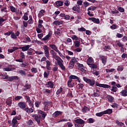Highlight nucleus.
I'll return each instance as SVG.
<instances>
[{
  "mask_svg": "<svg viewBox=\"0 0 127 127\" xmlns=\"http://www.w3.org/2000/svg\"><path fill=\"white\" fill-rule=\"evenodd\" d=\"M91 72H92V73L94 74V75H95V76H99V75H100V71H95L94 69L92 70V69H91Z\"/></svg>",
  "mask_w": 127,
  "mask_h": 127,
  "instance_id": "c03bdc74",
  "label": "nucleus"
},
{
  "mask_svg": "<svg viewBox=\"0 0 127 127\" xmlns=\"http://www.w3.org/2000/svg\"><path fill=\"white\" fill-rule=\"evenodd\" d=\"M18 106L19 107L20 109L23 110L24 109H26V102H20L18 104Z\"/></svg>",
  "mask_w": 127,
  "mask_h": 127,
  "instance_id": "1a4fd4ad",
  "label": "nucleus"
},
{
  "mask_svg": "<svg viewBox=\"0 0 127 127\" xmlns=\"http://www.w3.org/2000/svg\"><path fill=\"white\" fill-rule=\"evenodd\" d=\"M117 37L118 38H122V37H124V34H120V33H117L116 34Z\"/></svg>",
  "mask_w": 127,
  "mask_h": 127,
  "instance_id": "0e129e2a",
  "label": "nucleus"
},
{
  "mask_svg": "<svg viewBox=\"0 0 127 127\" xmlns=\"http://www.w3.org/2000/svg\"><path fill=\"white\" fill-rule=\"evenodd\" d=\"M87 111H88V112H90V108H88V107L87 106H84L82 109V113H84V114H85L87 113Z\"/></svg>",
  "mask_w": 127,
  "mask_h": 127,
  "instance_id": "5701e85b",
  "label": "nucleus"
},
{
  "mask_svg": "<svg viewBox=\"0 0 127 127\" xmlns=\"http://www.w3.org/2000/svg\"><path fill=\"white\" fill-rule=\"evenodd\" d=\"M9 8L12 12L17 13V9L15 8L13 6H9Z\"/></svg>",
  "mask_w": 127,
  "mask_h": 127,
  "instance_id": "393cba45",
  "label": "nucleus"
},
{
  "mask_svg": "<svg viewBox=\"0 0 127 127\" xmlns=\"http://www.w3.org/2000/svg\"><path fill=\"white\" fill-rule=\"evenodd\" d=\"M32 118H34L35 121L38 125L40 124V120H41V115L40 114H33L31 116Z\"/></svg>",
  "mask_w": 127,
  "mask_h": 127,
  "instance_id": "20e7f679",
  "label": "nucleus"
},
{
  "mask_svg": "<svg viewBox=\"0 0 127 127\" xmlns=\"http://www.w3.org/2000/svg\"><path fill=\"white\" fill-rule=\"evenodd\" d=\"M11 37L13 39H16L17 38V37H16V36L15 35V33H14V32H13L12 31V33L11 34Z\"/></svg>",
  "mask_w": 127,
  "mask_h": 127,
  "instance_id": "3c124183",
  "label": "nucleus"
},
{
  "mask_svg": "<svg viewBox=\"0 0 127 127\" xmlns=\"http://www.w3.org/2000/svg\"><path fill=\"white\" fill-rule=\"evenodd\" d=\"M31 47V46L29 45H27L23 47L20 46L19 47V49H21L23 52H25V51H28V49H29Z\"/></svg>",
  "mask_w": 127,
  "mask_h": 127,
  "instance_id": "f8f14e48",
  "label": "nucleus"
},
{
  "mask_svg": "<svg viewBox=\"0 0 127 127\" xmlns=\"http://www.w3.org/2000/svg\"><path fill=\"white\" fill-rule=\"evenodd\" d=\"M80 74L82 75V76H86V74H87V70H85V68H83V69H81Z\"/></svg>",
  "mask_w": 127,
  "mask_h": 127,
  "instance_id": "c85d7f7f",
  "label": "nucleus"
},
{
  "mask_svg": "<svg viewBox=\"0 0 127 127\" xmlns=\"http://www.w3.org/2000/svg\"><path fill=\"white\" fill-rule=\"evenodd\" d=\"M71 39H72V40H76V41L78 40L80 41V38L77 37V36L75 35H72Z\"/></svg>",
  "mask_w": 127,
  "mask_h": 127,
  "instance_id": "c9c22d12",
  "label": "nucleus"
},
{
  "mask_svg": "<svg viewBox=\"0 0 127 127\" xmlns=\"http://www.w3.org/2000/svg\"><path fill=\"white\" fill-rule=\"evenodd\" d=\"M20 57L22 59H25V55H24V53L20 52Z\"/></svg>",
  "mask_w": 127,
  "mask_h": 127,
  "instance_id": "603ef678",
  "label": "nucleus"
},
{
  "mask_svg": "<svg viewBox=\"0 0 127 127\" xmlns=\"http://www.w3.org/2000/svg\"><path fill=\"white\" fill-rule=\"evenodd\" d=\"M117 25L116 24H113L112 26H110L111 29H112V30H114V29H117Z\"/></svg>",
  "mask_w": 127,
  "mask_h": 127,
  "instance_id": "bf43d9fd",
  "label": "nucleus"
},
{
  "mask_svg": "<svg viewBox=\"0 0 127 127\" xmlns=\"http://www.w3.org/2000/svg\"><path fill=\"white\" fill-rule=\"evenodd\" d=\"M118 10L120 12H125V9L122 7H118Z\"/></svg>",
  "mask_w": 127,
  "mask_h": 127,
  "instance_id": "052dcab7",
  "label": "nucleus"
},
{
  "mask_svg": "<svg viewBox=\"0 0 127 127\" xmlns=\"http://www.w3.org/2000/svg\"><path fill=\"white\" fill-rule=\"evenodd\" d=\"M102 88H105V89H109V88H111V86L108 84H102Z\"/></svg>",
  "mask_w": 127,
  "mask_h": 127,
  "instance_id": "5fc2aeb1",
  "label": "nucleus"
},
{
  "mask_svg": "<svg viewBox=\"0 0 127 127\" xmlns=\"http://www.w3.org/2000/svg\"><path fill=\"white\" fill-rule=\"evenodd\" d=\"M28 13L27 12H25L24 14V16H23V18L24 20H27L28 19Z\"/></svg>",
  "mask_w": 127,
  "mask_h": 127,
  "instance_id": "e433bc0d",
  "label": "nucleus"
},
{
  "mask_svg": "<svg viewBox=\"0 0 127 127\" xmlns=\"http://www.w3.org/2000/svg\"><path fill=\"white\" fill-rule=\"evenodd\" d=\"M38 114L41 115V119L42 121L45 120V118H46V116H47V114L46 112L42 111V110H38Z\"/></svg>",
  "mask_w": 127,
  "mask_h": 127,
  "instance_id": "6e6552de",
  "label": "nucleus"
},
{
  "mask_svg": "<svg viewBox=\"0 0 127 127\" xmlns=\"http://www.w3.org/2000/svg\"><path fill=\"white\" fill-rule=\"evenodd\" d=\"M78 9H80V6L79 5H76L72 7V10L74 11H77V10H78Z\"/></svg>",
  "mask_w": 127,
  "mask_h": 127,
  "instance_id": "4c0bfd02",
  "label": "nucleus"
},
{
  "mask_svg": "<svg viewBox=\"0 0 127 127\" xmlns=\"http://www.w3.org/2000/svg\"><path fill=\"white\" fill-rule=\"evenodd\" d=\"M88 66L89 67H90V68H91V69H93V70H94V69H97V68H98V65L93 63L89 64Z\"/></svg>",
  "mask_w": 127,
  "mask_h": 127,
  "instance_id": "4be33fe9",
  "label": "nucleus"
},
{
  "mask_svg": "<svg viewBox=\"0 0 127 127\" xmlns=\"http://www.w3.org/2000/svg\"><path fill=\"white\" fill-rule=\"evenodd\" d=\"M113 113V109H108L105 111H103V114L104 115H111Z\"/></svg>",
  "mask_w": 127,
  "mask_h": 127,
  "instance_id": "6ab92c4d",
  "label": "nucleus"
},
{
  "mask_svg": "<svg viewBox=\"0 0 127 127\" xmlns=\"http://www.w3.org/2000/svg\"><path fill=\"white\" fill-rule=\"evenodd\" d=\"M0 76H2L3 79H8L9 82H11V81H13L14 80H18V79H19V77L17 76L8 77V75H5L2 73H1Z\"/></svg>",
  "mask_w": 127,
  "mask_h": 127,
  "instance_id": "f257e3e1",
  "label": "nucleus"
},
{
  "mask_svg": "<svg viewBox=\"0 0 127 127\" xmlns=\"http://www.w3.org/2000/svg\"><path fill=\"white\" fill-rule=\"evenodd\" d=\"M75 66V67H76V69H78V70H83L84 69H85V66H84V64H80L79 63H76V64Z\"/></svg>",
  "mask_w": 127,
  "mask_h": 127,
  "instance_id": "9b49d317",
  "label": "nucleus"
},
{
  "mask_svg": "<svg viewBox=\"0 0 127 127\" xmlns=\"http://www.w3.org/2000/svg\"><path fill=\"white\" fill-rule=\"evenodd\" d=\"M87 122L88 124H94V122H95V121L93 118H89L87 119Z\"/></svg>",
  "mask_w": 127,
  "mask_h": 127,
  "instance_id": "72a5a7b5",
  "label": "nucleus"
},
{
  "mask_svg": "<svg viewBox=\"0 0 127 127\" xmlns=\"http://www.w3.org/2000/svg\"><path fill=\"white\" fill-rule=\"evenodd\" d=\"M63 122H68V119L64 118L62 120H60L59 121H58L57 124H59V123H62Z\"/></svg>",
  "mask_w": 127,
  "mask_h": 127,
  "instance_id": "4d7b16f0",
  "label": "nucleus"
},
{
  "mask_svg": "<svg viewBox=\"0 0 127 127\" xmlns=\"http://www.w3.org/2000/svg\"><path fill=\"white\" fill-rule=\"evenodd\" d=\"M71 18V17L69 15H65L64 19L66 20H69Z\"/></svg>",
  "mask_w": 127,
  "mask_h": 127,
  "instance_id": "e2e57ef3",
  "label": "nucleus"
},
{
  "mask_svg": "<svg viewBox=\"0 0 127 127\" xmlns=\"http://www.w3.org/2000/svg\"><path fill=\"white\" fill-rule=\"evenodd\" d=\"M78 31H81L82 32L86 31V29L84 27H81L80 28H78Z\"/></svg>",
  "mask_w": 127,
  "mask_h": 127,
  "instance_id": "338daca9",
  "label": "nucleus"
},
{
  "mask_svg": "<svg viewBox=\"0 0 127 127\" xmlns=\"http://www.w3.org/2000/svg\"><path fill=\"white\" fill-rule=\"evenodd\" d=\"M50 47L54 51H56V52H59V50H58V48H57V46H56L55 44H51L50 45Z\"/></svg>",
  "mask_w": 127,
  "mask_h": 127,
  "instance_id": "f3484780",
  "label": "nucleus"
},
{
  "mask_svg": "<svg viewBox=\"0 0 127 127\" xmlns=\"http://www.w3.org/2000/svg\"><path fill=\"white\" fill-rule=\"evenodd\" d=\"M43 49L44 50V54L47 58H49V47L47 45L43 46Z\"/></svg>",
  "mask_w": 127,
  "mask_h": 127,
  "instance_id": "423d86ee",
  "label": "nucleus"
},
{
  "mask_svg": "<svg viewBox=\"0 0 127 127\" xmlns=\"http://www.w3.org/2000/svg\"><path fill=\"white\" fill-rule=\"evenodd\" d=\"M53 24H55L56 25H60L61 24H63V21H55L53 23Z\"/></svg>",
  "mask_w": 127,
  "mask_h": 127,
  "instance_id": "7c9ffc66",
  "label": "nucleus"
},
{
  "mask_svg": "<svg viewBox=\"0 0 127 127\" xmlns=\"http://www.w3.org/2000/svg\"><path fill=\"white\" fill-rule=\"evenodd\" d=\"M107 99L110 103H113L115 98L111 95H108Z\"/></svg>",
  "mask_w": 127,
  "mask_h": 127,
  "instance_id": "bb28decb",
  "label": "nucleus"
},
{
  "mask_svg": "<svg viewBox=\"0 0 127 127\" xmlns=\"http://www.w3.org/2000/svg\"><path fill=\"white\" fill-rule=\"evenodd\" d=\"M27 125L29 126V127H32L33 125V121L31 120H30L27 122Z\"/></svg>",
  "mask_w": 127,
  "mask_h": 127,
  "instance_id": "f704fd0d",
  "label": "nucleus"
},
{
  "mask_svg": "<svg viewBox=\"0 0 127 127\" xmlns=\"http://www.w3.org/2000/svg\"><path fill=\"white\" fill-rule=\"evenodd\" d=\"M111 85L113 86L112 88L111 89L112 92H113L114 93H116L117 91H118V87H116V82L115 81H112L111 83Z\"/></svg>",
  "mask_w": 127,
  "mask_h": 127,
  "instance_id": "ddd939ff",
  "label": "nucleus"
},
{
  "mask_svg": "<svg viewBox=\"0 0 127 127\" xmlns=\"http://www.w3.org/2000/svg\"><path fill=\"white\" fill-rule=\"evenodd\" d=\"M41 104V102L40 101H36L35 103V105L36 106V108H39V106Z\"/></svg>",
  "mask_w": 127,
  "mask_h": 127,
  "instance_id": "864d4df0",
  "label": "nucleus"
},
{
  "mask_svg": "<svg viewBox=\"0 0 127 127\" xmlns=\"http://www.w3.org/2000/svg\"><path fill=\"white\" fill-rule=\"evenodd\" d=\"M31 72H32V73H33L34 74H35V73H37V68L35 67L32 68Z\"/></svg>",
  "mask_w": 127,
  "mask_h": 127,
  "instance_id": "680f3d73",
  "label": "nucleus"
},
{
  "mask_svg": "<svg viewBox=\"0 0 127 127\" xmlns=\"http://www.w3.org/2000/svg\"><path fill=\"white\" fill-rule=\"evenodd\" d=\"M111 107L112 108H118V107H119V104L116 103H113L112 105H111Z\"/></svg>",
  "mask_w": 127,
  "mask_h": 127,
  "instance_id": "69168bd1",
  "label": "nucleus"
},
{
  "mask_svg": "<svg viewBox=\"0 0 127 127\" xmlns=\"http://www.w3.org/2000/svg\"><path fill=\"white\" fill-rule=\"evenodd\" d=\"M24 111H25V112H27V113H29V114L33 113V109L32 108H29L28 107H27L24 109Z\"/></svg>",
  "mask_w": 127,
  "mask_h": 127,
  "instance_id": "a878e982",
  "label": "nucleus"
},
{
  "mask_svg": "<svg viewBox=\"0 0 127 127\" xmlns=\"http://www.w3.org/2000/svg\"><path fill=\"white\" fill-rule=\"evenodd\" d=\"M63 62H61V63H59L58 64V65L60 66V67L61 69H62V70H63V71H65L66 70V67L63 64Z\"/></svg>",
  "mask_w": 127,
  "mask_h": 127,
  "instance_id": "412c9836",
  "label": "nucleus"
},
{
  "mask_svg": "<svg viewBox=\"0 0 127 127\" xmlns=\"http://www.w3.org/2000/svg\"><path fill=\"white\" fill-rule=\"evenodd\" d=\"M104 115V112H99V113H97L96 114V116L97 117H102V116Z\"/></svg>",
  "mask_w": 127,
  "mask_h": 127,
  "instance_id": "6e6d98bb",
  "label": "nucleus"
},
{
  "mask_svg": "<svg viewBox=\"0 0 127 127\" xmlns=\"http://www.w3.org/2000/svg\"><path fill=\"white\" fill-rule=\"evenodd\" d=\"M53 58L54 59H55V60H56V61H57L58 64H59V63H60L61 62H63V60H62L61 58H60L59 56H58L57 55L54 57Z\"/></svg>",
  "mask_w": 127,
  "mask_h": 127,
  "instance_id": "a211bd4d",
  "label": "nucleus"
},
{
  "mask_svg": "<svg viewBox=\"0 0 127 127\" xmlns=\"http://www.w3.org/2000/svg\"><path fill=\"white\" fill-rule=\"evenodd\" d=\"M17 73L18 74H20L21 76H26V72L23 70H19Z\"/></svg>",
  "mask_w": 127,
  "mask_h": 127,
  "instance_id": "b1692460",
  "label": "nucleus"
},
{
  "mask_svg": "<svg viewBox=\"0 0 127 127\" xmlns=\"http://www.w3.org/2000/svg\"><path fill=\"white\" fill-rule=\"evenodd\" d=\"M78 63V61L76 59V58L73 57L72 59L70 61L69 64H68V68L69 69H72L74 68L75 66V64Z\"/></svg>",
  "mask_w": 127,
  "mask_h": 127,
  "instance_id": "f03ea898",
  "label": "nucleus"
},
{
  "mask_svg": "<svg viewBox=\"0 0 127 127\" xmlns=\"http://www.w3.org/2000/svg\"><path fill=\"white\" fill-rule=\"evenodd\" d=\"M122 40L123 42H126V41H127V36H124L122 38Z\"/></svg>",
  "mask_w": 127,
  "mask_h": 127,
  "instance_id": "774afa93",
  "label": "nucleus"
},
{
  "mask_svg": "<svg viewBox=\"0 0 127 127\" xmlns=\"http://www.w3.org/2000/svg\"><path fill=\"white\" fill-rule=\"evenodd\" d=\"M117 46L118 47H121L122 50H124V44H122L121 42L117 43Z\"/></svg>",
  "mask_w": 127,
  "mask_h": 127,
  "instance_id": "79ce46f5",
  "label": "nucleus"
},
{
  "mask_svg": "<svg viewBox=\"0 0 127 127\" xmlns=\"http://www.w3.org/2000/svg\"><path fill=\"white\" fill-rule=\"evenodd\" d=\"M69 78H70L69 80L75 79H76V80H79L80 79L78 76L74 75H71L69 76Z\"/></svg>",
  "mask_w": 127,
  "mask_h": 127,
  "instance_id": "473e14b6",
  "label": "nucleus"
},
{
  "mask_svg": "<svg viewBox=\"0 0 127 127\" xmlns=\"http://www.w3.org/2000/svg\"><path fill=\"white\" fill-rule=\"evenodd\" d=\"M50 38V37L49 35H47L44 38H43L42 40L43 41H46V40H49V39Z\"/></svg>",
  "mask_w": 127,
  "mask_h": 127,
  "instance_id": "8fccbe9b",
  "label": "nucleus"
},
{
  "mask_svg": "<svg viewBox=\"0 0 127 127\" xmlns=\"http://www.w3.org/2000/svg\"><path fill=\"white\" fill-rule=\"evenodd\" d=\"M62 114V112L57 111L52 114V118H54V119L58 118V117H59V116H61Z\"/></svg>",
  "mask_w": 127,
  "mask_h": 127,
  "instance_id": "9d476101",
  "label": "nucleus"
},
{
  "mask_svg": "<svg viewBox=\"0 0 127 127\" xmlns=\"http://www.w3.org/2000/svg\"><path fill=\"white\" fill-rule=\"evenodd\" d=\"M25 100H26V103H30L31 102V100H30V97L28 96H25Z\"/></svg>",
  "mask_w": 127,
  "mask_h": 127,
  "instance_id": "49530a36",
  "label": "nucleus"
},
{
  "mask_svg": "<svg viewBox=\"0 0 127 127\" xmlns=\"http://www.w3.org/2000/svg\"><path fill=\"white\" fill-rule=\"evenodd\" d=\"M80 40L76 41L75 42H74L75 47H80Z\"/></svg>",
  "mask_w": 127,
  "mask_h": 127,
  "instance_id": "a18cd8bd",
  "label": "nucleus"
},
{
  "mask_svg": "<svg viewBox=\"0 0 127 127\" xmlns=\"http://www.w3.org/2000/svg\"><path fill=\"white\" fill-rule=\"evenodd\" d=\"M46 86H47V88L50 87L51 89H53L54 88V83L52 81H49L46 83Z\"/></svg>",
  "mask_w": 127,
  "mask_h": 127,
  "instance_id": "dca6fc26",
  "label": "nucleus"
},
{
  "mask_svg": "<svg viewBox=\"0 0 127 127\" xmlns=\"http://www.w3.org/2000/svg\"><path fill=\"white\" fill-rule=\"evenodd\" d=\"M99 57L100 59V60L102 61V63L103 64V65H106V64H107V60L108 59V57L100 55L99 56Z\"/></svg>",
  "mask_w": 127,
  "mask_h": 127,
  "instance_id": "0eeeda50",
  "label": "nucleus"
},
{
  "mask_svg": "<svg viewBox=\"0 0 127 127\" xmlns=\"http://www.w3.org/2000/svg\"><path fill=\"white\" fill-rule=\"evenodd\" d=\"M74 123L75 124H78V125H85V121L83 120L81 118L76 119L74 120Z\"/></svg>",
  "mask_w": 127,
  "mask_h": 127,
  "instance_id": "4468645a",
  "label": "nucleus"
},
{
  "mask_svg": "<svg viewBox=\"0 0 127 127\" xmlns=\"http://www.w3.org/2000/svg\"><path fill=\"white\" fill-rule=\"evenodd\" d=\"M43 104L44 105V111H49L50 109L49 106L52 104V102L51 101H45L44 102Z\"/></svg>",
  "mask_w": 127,
  "mask_h": 127,
  "instance_id": "39448f33",
  "label": "nucleus"
},
{
  "mask_svg": "<svg viewBox=\"0 0 127 127\" xmlns=\"http://www.w3.org/2000/svg\"><path fill=\"white\" fill-rule=\"evenodd\" d=\"M67 86L69 88H73L75 86V83H74V80L72 79H69L67 81Z\"/></svg>",
  "mask_w": 127,
  "mask_h": 127,
  "instance_id": "2eb2a0df",
  "label": "nucleus"
},
{
  "mask_svg": "<svg viewBox=\"0 0 127 127\" xmlns=\"http://www.w3.org/2000/svg\"><path fill=\"white\" fill-rule=\"evenodd\" d=\"M93 22L94 23H96L97 24H99L100 23V19L99 18H96L95 17H94Z\"/></svg>",
  "mask_w": 127,
  "mask_h": 127,
  "instance_id": "09e8293b",
  "label": "nucleus"
},
{
  "mask_svg": "<svg viewBox=\"0 0 127 127\" xmlns=\"http://www.w3.org/2000/svg\"><path fill=\"white\" fill-rule=\"evenodd\" d=\"M77 86H78V88L79 89H83V88H84V84L82 83H79L78 84Z\"/></svg>",
  "mask_w": 127,
  "mask_h": 127,
  "instance_id": "13d9d810",
  "label": "nucleus"
},
{
  "mask_svg": "<svg viewBox=\"0 0 127 127\" xmlns=\"http://www.w3.org/2000/svg\"><path fill=\"white\" fill-rule=\"evenodd\" d=\"M83 81L86 82L87 84H89V86H94L95 84V81L93 79H89L86 77H83Z\"/></svg>",
  "mask_w": 127,
  "mask_h": 127,
  "instance_id": "7ed1b4c3",
  "label": "nucleus"
},
{
  "mask_svg": "<svg viewBox=\"0 0 127 127\" xmlns=\"http://www.w3.org/2000/svg\"><path fill=\"white\" fill-rule=\"evenodd\" d=\"M121 93L123 96H124V97H126V96H127V89L122 90Z\"/></svg>",
  "mask_w": 127,
  "mask_h": 127,
  "instance_id": "de8ad7c7",
  "label": "nucleus"
},
{
  "mask_svg": "<svg viewBox=\"0 0 127 127\" xmlns=\"http://www.w3.org/2000/svg\"><path fill=\"white\" fill-rule=\"evenodd\" d=\"M6 105H8L9 106H11V104H12V101L11 100V99H8L6 101Z\"/></svg>",
  "mask_w": 127,
  "mask_h": 127,
  "instance_id": "ea45409f",
  "label": "nucleus"
},
{
  "mask_svg": "<svg viewBox=\"0 0 127 127\" xmlns=\"http://www.w3.org/2000/svg\"><path fill=\"white\" fill-rule=\"evenodd\" d=\"M63 92V88L60 87L59 89H58L56 92L57 95H60V94H61Z\"/></svg>",
  "mask_w": 127,
  "mask_h": 127,
  "instance_id": "37998d69",
  "label": "nucleus"
},
{
  "mask_svg": "<svg viewBox=\"0 0 127 127\" xmlns=\"http://www.w3.org/2000/svg\"><path fill=\"white\" fill-rule=\"evenodd\" d=\"M44 12H45V10L42 9L39 11V13L38 14V17H41L42 16H43L44 15Z\"/></svg>",
  "mask_w": 127,
  "mask_h": 127,
  "instance_id": "cd10ccee",
  "label": "nucleus"
},
{
  "mask_svg": "<svg viewBox=\"0 0 127 127\" xmlns=\"http://www.w3.org/2000/svg\"><path fill=\"white\" fill-rule=\"evenodd\" d=\"M50 53L51 54V55L52 56L53 58H54V57H55V56H57L56 55V52H55V51L53 50H51L50 51Z\"/></svg>",
  "mask_w": 127,
  "mask_h": 127,
  "instance_id": "a19ab883",
  "label": "nucleus"
},
{
  "mask_svg": "<svg viewBox=\"0 0 127 127\" xmlns=\"http://www.w3.org/2000/svg\"><path fill=\"white\" fill-rule=\"evenodd\" d=\"M4 71H12V70H15V68L12 67V68H9V67H4Z\"/></svg>",
  "mask_w": 127,
  "mask_h": 127,
  "instance_id": "58836bf2",
  "label": "nucleus"
},
{
  "mask_svg": "<svg viewBox=\"0 0 127 127\" xmlns=\"http://www.w3.org/2000/svg\"><path fill=\"white\" fill-rule=\"evenodd\" d=\"M56 4L57 6H62L63 5V1H57L56 2Z\"/></svg>",
  "mask_w": 127,
  "mask_h": 127,
  "instance_id": "c756f323",
  "label": "nucleus"
},
{
  "mask_svg": "<svg viewBox=\"0 0 127 127\" xmlns=\"http://www.w3.org/2000/svg\"><path fill=\"white\" fill-rule=\"evenodd\" d=\"M116 124H117V125H118V126H119V127H123V126H125V124L123 123L122 122H120L118 120H117L116 121Z\"/></svg>",
  "mask_w": 127,
  "mask_h": 127,
  "instance_id": "2f4dec72",
  "label": "nucleus"
},
{
  "mask_svg": "<svg viewBox=\"0 0 127 127\" xmlns=\"http://www.w3.org/2000/svg\"><path fill=\"white\" fill-rule=\"evenodd\" d=\"M86 63L87 65H89V64H92L94 63V59L92 57H89L87 60Z\"/></svg>",
  "mask_w": 127,
  "mask_h": 127,
  "instance_id": "aec40b11",
  "label": "nucleus"
}]
</instances>
